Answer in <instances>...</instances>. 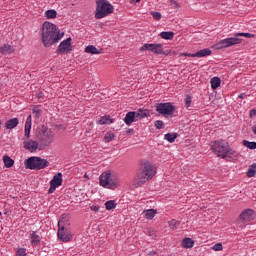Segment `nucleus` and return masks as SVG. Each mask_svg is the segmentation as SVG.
<instances>
[{
  "label": "nucleus",
  "instance_id": "2",
  "mask_svg": "<svg viewBox=\"0 0 256 256\" xmlns=\"http://www.w3.org/2000/svg\"><path fill=\"white\" fill-rule=\"evenodd\" d=\"M211 149L220 159H227V161H237L239 152L229 146V142L220 139L211 143Z\"/></svg>",
  "mask_w": 256,
  "mask_h": 256
},
{
  "label": "nucleus",
  "instance_id": "13",
  "mask_svg": "<svg viewBox=\"0 0 256 256\" xmlns=\"http://www.w3.org/2000/svg\"><path fill=\"white\" fill-rule=\"evenodd\" d=\"M57 51L60 53V55H64V53H70V51H73V47L71 46V37L63 40L59 44Z\"/></svg>",
  "mask_w": 256,
  "mask_h": 256
},
{
  "label": "nucleus",
  "instance_id": "8",
  "mask_svg": "<svg viewBox=\"0 0 256 256\" xmlns=\"http://www.w3.org/2000/svg\"><path fill=\"white\" fill-rule=\"evenodd\" d=\"M243 43V39L237 37H229L224 38L214 44V49L221 50V49H228V47H233L235 45H241Z\"/></svg>",
  "mask_w": 256,
  "mask_h": 256
},
{
  "label": "nucleus",
  "instance_id": "51",
  "mask_svg": "<svg viewBox=\"0 0 256 256\" xmlns=\"http://www.w3.org/2000/svg\"><path fill=\"white\" fill-rule=\"evenodd\" d=\"M0 216H1V212H0Z\"/></svg>",
  "mask_w": 256,
  "mask_h": 256
},
{
  "label": "nucleus",
  "instance_id": "37",
  "mask_svg": "<svg viewBox=\"0 0 256 256\" xmlns=\"http://www.w3.org/2000/svg\"><path fill=\"white\" fill-rule=\"evenodd\" d=\"M213 251H223V244L218 242L212 246Z\"/></svg>",
  "mask_w": 256,
  "mask_h": 256
},
{
  "label": "nucleus",
  "instance_id": "39",
  "mask_svg": "<svg viewBox=\"0 0 256 256\" xmlns=\"http://www.w3.org/2000/svg\"><path fill=\"white\" fill-rule=\"evenodd\" d=\"M16 256H27V249L19 248L16 252Z\"/></svg>",
  "mask_w": 256,
  "mask_h": 256
},
{
  "label": "nucleus",
  "instance_id": "16",
  "mask_svg": "<svg viewBox=\"0 0 256 256\" xmlns=\"http://www.w3.org/2000/svg\"><path fill=\"white\" fill-rule=\"evenodd\" d=\"M136 121L138 120L135 111L128 112L124 118V123L128 126L133 125Z\"/></svg>",
  "mask_w": 256,
  "mask_h": 256
},
{
  "label": "nucleus",
  "instance_id": "23",
  "mask_svg": "<svg viewBox=\"0 0 256 256\" xmlns=\"http://www.w3.org/2000/svg\"><path fill=\"white\" fill-rule=\"evenodd\" d=\"M111 123H113V120L109 115L102 116L97 120L98 125H111Z\"/></svg>",
  "mask_w": 256,
  "mask_h": 256
},
{
  "label": "nucleus",
  "instance_id": "21",
  "mask_svg": "<svg viewBox=\"0 0 256 256\" xmlns=\"http://www.w3.org/2000/svg\"><path fill=\"white\" fill-rule=\"evenodd\" d=\"M212 51L209 48H204L202 50H199L198 52L194 53L193 56L198 57V59H201L202 57H209L211 55Z\"/></svg>",
  "mask_w": 256,
  "mask_h": 256
},
{
  "label": "nucleus",
  "instance_id": "17",
  "mask_svg": "<svg viewBox=\"0 0 256 256\" xmlns=\"http://www.w3.org/2000/svg\"><path fill=\"white\" fill-rule=\"evenodd\" d=\"M85 53H89L90 55H101V53H103V48L97 49L94 45H88L85 48Z\"/></svg>",
  "mask_w": 256,
  "mask_h": 256
},
{
  "label": "nucleus",
  "instance_id": "25",
  "mask_svg": "<svg viewBox=\"0 0 256 256\" xmlns=\"http://www.w3.org/2000/svg\"><path fill=\"white\" fill-rule=\"evenodd\" d=\"M143 215L145 219H148V221H151V219H153L157 215V210L155 209L144 210Z\"/></svg>",
  "mask_w": 256,
  "mask_h": 256
},
{
  "label": "nucleus",
  "instance_id": "48",
  "mask_svg": "<svg viewBox=\"0 0 256 256\" xmlns=\"http://www.w3.org/2000/svg\"><path fill=\"white\" fill-rule=\"evenodd\" d=\"M239 99H244L245 98V94H240L238 95Z\"/></svg>",
  "mask_w": 256,
  "mask_h": 256
},
{
  "label": "nucleus",
  "instance_id": "20",
  "mask_svg": "<svg viewBox=\"0 0 256 256\" xmlns=\"http://www.w3.org/2000/svg\"><path fill=\"white\" fill-rule=\"evenodd\" d=\"M30 240H31V245H33L34 247H37V245L41 243V236H39L37 232L33 231L30 234Z\"/></svg>",
  "mask_w": 256,
  "mask_h": 256
},
{
  "label": "nucleus",
  "instance_id": "32",
  "mask_svg": "<svg viewBox=\"0 0 256 256\" xmlns=\"http://www.w3.org/2000/svg\"><path fill=\"white\" fill-rule=\"evenodd\" d=\"M165 141H168V143H175V139H177L176 133H167L164 135Z\"/></svg>",
  "mask_w": 256,
  "mask_h": 256
},
{
  "label": "nucleus",
  "instance_id": "1",
  "mask_svg": "<svg viewBox=\"0 0 256 256\" xmlns=\"http://www.w3.org/2000/svg\"><path fill=\"white\" fill-rule=\"evenodd\" d=\"M65 37V32L61 31L57 25L45 21L41 27V43L44 47L49 48L59 43Z\"/></svg>",
  "mask_w": 256,
  "mask_h": 256
},
{
  "label": "nucleus",
  "instance_id": "19",
  "mask_svg": "<svg viewBox=\"0 0 256 256\" xmlns=\"http://www.w3.org/2000/svg\"><path fill=\"white\" fill-rule=\"evenodd\" d=\"M17 125H19L18 118H12V119L6 121V123H5L6 129H8L9 131L15 129V127H17Z\"/></svg>",
  "mask_w": 256,
  "mask_h": 256
},
{
  "label": "nucleus",
  "instance_id": "4",
  "mask_svg": "<svg viewBox=\"0 0 256 256\" xmlns=\"http://www.w3.org/2000/svg\"><path fill=\"white\" fill-rule=\"evenodd\" d=\"M99 183L100 187H104V189H117L118 185H120L121 181H119V178L117 175L112 174L111 171L107 170L104 171L99 176Z\"/></svg>",
  "mask_w": 256,
  "mask_h": 256
},
{
  "label": "nucleus",
  "instance_id": "24",
  "mask_svg": "<svg viewBox=\"0 0 256 256\" xmlns=\"http://www.w3.org/2000/svg\"><path fill=\"white\" fill-rule=\"evenodd\" d=\"M194 245L195 241L192 238H184L182 240V247H184V249H193Z\"/></svg>",
  "mask_w": 256,
  "mask_h": 256
},
{
  "label": "nucleus",
  "instance_id": "50",
  "mask_svg": "<svg viewBox=\"0 0 256 256\" xmlns=\"http://www.w3.org/2000/svg\"><path fill=\"white\" fill-rule=\"evenodd\" d=\"M136 3H139V1H141V0H134Z\"/></svg>",
  "mask_w": 256,
  "mask_h": 256
},
{
  "label": "nucleus",
  "instance_id": "12",
  "mask_svg": "<svg viewBox=\"0 0 256 256\" xmlns=\"http://www.w3.org/2000/svg\"><path fill=\"white\" fill-rule=\"evenodd\" d=\"M140 51H151L155 55H163V44H144Z\"/></svg>",
  "mask_w": 256,
  "mask_h": 256
},
{
  "label": "nucleus",
  "instance_id": "38",
  "mask_svg": "<svg viewBox=\"0 0 256 256\" xmlns=\"http://www.w3.org/2000/svg\"><path fill=\"white\" fill-rule=\"evenodd\" d=\"M150 14L155 21H161V18L163 17L160 12H151Z\"/></svg>",
  "mask_w": 256,
  "mask_h": 256
},
{
  "label": "nucleus",
  "instance_id": "27",
  "mask_svg": "<svg viewBox=\"0 0 256 256\" xmlns=\"http://www.w3.org/2000/svg\"><path fill=\"white\" fill-rule=\"evenodd\" d=\"M160 37L166 41H171L175 37V33L173 31H164L160 33Z\"/></svg>",
  "mask_w": 256,
  "mask_h": 256
},
{
  "label": "nucleus",
  "instance_id": "11",
  "mask_svg": "<svg viewBox=\"0 0 256 256\" xmlns=\"http://www.w3.org/2000/svg\"><path fill=\"white\" fill-rule=\"evenodd\" d=\"M63 185V174L61 172H58L56 175H54L53 179L50 181V188L48 190V193H55L57 190V187H61Z\"/></svg>",
  "mask_w": 256,
  "mask_h": 256
},
{
  "label": "nucleus",
  "instance_id": "47",
  "mask_svg": "<svg viewBox=\"0 0 256 256\" xmlns=\"http://www.w3.org/2000/svg\"><path fill=\"white\" fill-rule=\"evenodd\" d=\"M256 115V109L250 111V117H253Z\"/></svg>",
  "mask_w": 256,
  "mask_h": 256
},
{
  "label": "nucleus",
  "instance_id": "26",
  "mask_svg": "<svg viewBox=\"0 0 256 256\" xmlns=\"http://www.w3.org/2000/svg\"><path fill=\"white\" fill-rule=\"evenodd\" d=\"M0 50L2 51L3 55H11V53L15 52V48L9 44H4Z\"/></svg>",
  "mask_w": 256,
  "mask_h": 256
},
{
  "label": "nucleus",
  "instance_id": "3",
  "mask_svg": "<svg viewBox=\"0 0 256 256\" xmlns=\"http://www.w3.org/2000/svg\"><path fill=\"white\" fill-rule=\"evenodd\" d=\"M156 173H157V170L155 169V166L153 165V163L149 161L140 162L139 170L134 179L135 187H141V185H144V183H147V181H150V179H153Z\"/></svg>",
  "mask_w": 256,
  "mask_h": 256
},
{
  "label": "nucleus",
  "instance_id": "18",
  "mask_svg": "<svg viewBox=\"0 0 256 256\" xmlns=\"http://www.w3.org/2000/svg\"><path fill=\"white\" fill-rule=\"evenodd\" d=\"M136 113V119L138 121H141V119H145V117H149V110L140 108L137 111H134Z\"/></svg>",
  "mask_w": 256,
  "mask_h": 256
},
{
  "label": "nucleus",
  "instance_id": "42",
  "mask_svg": "<svg viewBox=\"0 0 256 256\" xmlns=\"http://www.w3.org/2000/svg\"><path fill=\"white\" fill-rule=\"evenodd\" d=\"M154 125L156 129H163V127H165V123L163 122V120H157Z\"/></svg>",
  "mask_w": 256,
  "mask_h": 256
},
{
  "label": "nucleus",
  "instance_id": "22",
  "mask_svg": "<svg viewBox=\"0 0 256 256\" xmlns=\"http://www.w3.org/2000/svg\"><path fill=\"white\" fill-rule=\"evenodd\" d=\"M2 161L4 163V167H6L7 169H11V167L15 165V160L10 158L9 155H4Z\"/></svg>",
  "mask_w": 256,
  "mask_h": 256
},
{
  "label": "nucleus",
  "instance_id": "6",
  "mask_svg": "<svg viewBox=\"0 0 256 256\" xmlns=\"http://www.w3.org/2000/svg\"><path fill=\"white\" fill-rule=\"evenodd\" d=\"M25 167L26 169H31L33 171H41V169L49 167V161L41 157L32 156L25 160Z\"/></svg>",
  "mask_w": 256,
  "mask_h": 256
},
{
  "label": "nucleus",
  "instance_id": "41",
  "mask_svg": "<svg viewBox=\"0 0 256 256\" xmlns=\"http://www.w3.org/2000/svg\"><path fill=\"white\" fill-rule=\"evenodd\" d=\"M191 101H193V98L191 97V95H188L185 98V107L188 109V107H191Z\"/></svg>",
  "mask_w": 256,
  "mask_h": 256
},
{
  "label": "nucleus",
  "instance_id": "10",
  "mask_svg": "<svg viewBox=\"0 0 256 256\" xmlns=\"http://www.w3.org/2000/svg\"><path fill=\"white\" fill-rule=\"evenodd\" d=\"M58 239L63 241V243H67L73 239V234L69 229H66L65 226L61 225V222H58Z\"/></svg>",
  "mask_w": 256,
  "mask_h": 256
},
{
  "label": "nucleus",
  "instance_id": "28",
  "mask_svg": "<svg viewBox=\"0 0 256 256\" xmlns=\"http://www.w3.org/2000/svg\"><path fill=\"white\" fill-rule=\"evenodd\" d=\"M211 88L212 89H218V87H221V78L219 77H213L210 80Z\"/></svg>",
  "mask_w": 256,
  "mask_h": 256
},
{
  "label": "nucleus",
  "instance_id": "29",
  "mask_svg": "<svg viewBox=\"0 0 256 256\" xmlns=\"http://www.w3.org/2000/svg\"><path fill=\"white\" fill-rule=\"evenodd\" d=\"M105 209L106 211H111L117 207V202L115 200H109L105 202Z\"/></svg>",
  "mask_w": 256,
  "mask_h": 256
},
{
  "label": "nucleus",
  "instance_id": "36",
  "mask_svg": "<svg viewBox=\"0 0 256 256\" xmlns=\"http://www.w3.org/2000/svg\"><path fill=\"white\" fill-rule=\"evenodd\" d=\"M104 139L106 143H111V141L115 139V134H113V132H109L104 136Z\"/></svg>",
  "mask_w": 256,
  "mask_h": 256
},
{
  "label": "nucleus",
  "instance_id": "43",
  "mask_svg": "<svg viewBox=\"0 0 256 256\" xmlns=\"http://www.w3.org/2000/svg\"><path fill=\"white\" fill-rule=\"evenodd\" d=\"M31 137V129L25 128V138L29 139Z\"/></svg>",
  "mask_w": 256,
  "mask_h": 256
},
{
  "label": "nucleus",
  "instance_id": "30",
  "mask_svg": "<svg viewBox=\"0 0 256 256\" xmlns=\"http://www.w3.org/2000/svg\"><path fill=\"white\" fill-rule=\"evenodd\" d=\"M234 37H236L237 39H239V37H246V39H253L255 38V35L247 32H238L234 34Z\"/></svg>",
  "mask_w": 256,
  "mask_h": 256
},
{
  "label": "nucleus",
  "instance_id": "14",
  "mask_svg": "<svg viewBox=\"0 0 256 256\" xmlns=\"http://www.w3.org/2000/svg\"><path fill=\"white\" fill-rule=\"evenodd\" d=\"M24 145V149H26L27 151H29L30 153H35V151H37V149H39V151H41V143H38L35 140H26L23 143Z\"/></svg>",
  "mask_w": 256,
  "mask_h": 256
},
{
  "label": "nucleus",
  "instance_id": "49",
  "mask_svg": "<svg viewBox=\"0 0 256 256\" xmlns=\"http://www.w3.org/2000/svg\"><path fill=\"white\" fill-rule=\"evenodd\" d=\"M253 133L256 135V127L253 128Z\"/></svg>",
  "mask_w": 256,
  "mask_h": 256
},
{
  "label": "nucleus",
  "instance_id": "15",
  "mask_svg": "<svg viewBox=\"0 0 256 256\" xmlns=\"http://www.w3.org/2000/svg\"><path fill=\"white\" fill-rule=\"evenodd\" d=\"M253 219H255V211L252 209H247L240 214V221H244V223L253 221Z\"/></svg>",
  "mask_w": 256,
  "mask_h": 256
},
{
  "label": "nucleus",
  "instance_id": "40",
  "mask_svg": "<svg viewBox=\"0 0 256 256\" xmlns=\"http://www.w3.org/2000/svg\"><path fill=\"white\" fill-rule=\"evenodd\" d=\"M32 118L31 115H29L26 119V123H25V129H30L31 130V125H32Z\"/></svg>",
  "mask_w": 256,
  "mask_h": 256
},
{
  "label": "nucleus",
  "instance_id": "33",
  "mask_svg": "<svg viewBox=\"0 0 256 256\" xmlns=\"http://www.w3.org/2000/svg\"><path fill=\"white\" fill-rule=\"evenodd\" d=\"M180 225L181 222L176 219H172L168 222V227H170L171 229H179Z\"/></svg>",
  "mask_w": 256,
  "mask_h": 256
},
{
  "label": "nucleus",
  "instance_id": "45",
  "mask_svg": "<svg viewBox=\"0 0 256 256\" xmlns=\"http://www.w3.org/2000/svg\"><path fill=\"white\" fill-rule=\"evenodd\" d=\"M91 211H95V213L99 212V206L98 205H92L90 207Z\"/></svg>",
  "mask_w": 256,
  "mask_h": 256
},
{
  "label": "nucleus",
  "instance_id": "9",
  "mask_svg": "<svg viewBox=\"0 0 256 256\" xmlns=\"http://www.w3.org/2000/svg\"><path fill=\"white\" fill-rule=\"evenodd\" d=\"M156 111L160 115H163V117H167L168 115H172L175 111V106L171 104V102L166 103H158L156 105Z\"/></svg>",
  "mask_w": 256,
  "mask_h": 256
},
{
  "label": "nucleus",
  "instance_id": "44",
  "mask_svg": "<svg viewBox=\"0 0 256 256\" xmlns=\"http://www.w3.org/2000/svg\"><path fill=\"white\" fill-rule=\"evenodd\" d=\"M170 5H171L172 7H175L176 9H177V7H179V3H177V1H175V0H171V1H170Z\"/></svg>",
  "mask_w": 256,
  "mask_h": 256
},
{
  "label": "nucleus",
  "instance_id": "5",
  "mask_svg": "<svg viewBox=\"0 0 256 256\" xmlns=\"http://www.w3.org/2000/svg\"><path fill=\"white\" fill-rule=\"evenodd\" d=\"M113 11H115V8L109 0H96L95 19H104V17L111 15Z\"/></svg>",
  "mask_w": 256,
  "mask_h": 256
},
{
  "label": "nucleus",
  "instance_id": "35",
  "mask_svg": "<svg viewBox=\"0 0 256 256\" xmlns=\"http://www.w3.org/2000/svg\"><path fill=\"white\" fill-rule=\"evenodd\" d=\"M244 147H247V149H256V142H250L247 140H243Z\"/></svg>",
  "mask_w": 256,
  "mask_h": 256
},
{
  "label": "nucleus",
  "instance_id": "31",
  "mask_svg": "<svg viewBox=\"0 0 256 256\" xmlns=\"http://www.w3.org/2000/svg\"><path fill=\"white\" fill-rule=\"evenodd\" d=\"M46 19H56L57 18V10L50 9L45 12Z\"/></svg>",
  "mask_w": 256,
  "mask_h": 256
},
{
  "label": "nucleus",
  "instance_id": "7",
  "mask_svg": "<svg viewBox=\"0 0 256 256\" xmlns=\"http://www.w3.org/2000/svg\"><path fill=\"white\" fill-rule=\"evenodd\" d=\"M54 139L55 134H53V131L47 127H43L42 133L39 137L40 151H43V149H47V147H50Z\"/></svg>",
  "mask_w": 256,
  "mask_h": 256
},
{
  "label": "nucleus",
  "instance_id": "46",
  "mask_svg": "<svg viewBox=\"0 0 256 256\" xmlns=\"http://www.w3.org/2000/svg\"><path fill=\"white\" fill-rule=\"evenodd\" d=\"M184 55V57H196V56H194L195 55V53H184L183 54Z\"/></svg>",
  "mask_w": 256,
  "mask_h": 256
},
{
  "label": "nucleus",
  "instance_id": "34",
  "mask_svg": "<svg viewBox=\"0 0 256 256\" xmlns=\"http://www.w3.org/2000/svg\"><path fill=\"white\" fill-rule=\"evenodd\" d=\"M256 175V164L253 163L247 171V177H255Z\"/></svg>",
  "mask_w": 256,
  "mask_h": 256
}]
</instances>
